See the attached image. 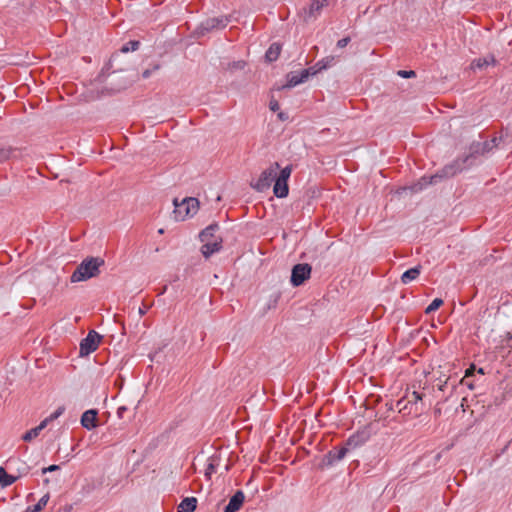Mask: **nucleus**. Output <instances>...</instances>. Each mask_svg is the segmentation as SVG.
<instances>
[{
    "label": "nucleus",
    "mask_w": 512,
    "mask_h": 512,
    "mask_svg": "<svg viewBox=\"0 0 512 512\" xmlns=\"http://www.w3.org/2000/svg\"><path fill=\"white\" fill-rule=\"evenodd\" d=\"M496 141H497V139L493 138L491 141L484 142L482 144L481 152L484 153V152L491 150L496 145Z\"/></svg>",
    "instance_id": "obj_30"
},
{
    "label": "nucleus",
    "mask_w": 512,
    "mask_h": 512,
    "mask_svg": "<svg viewBox=\"0 0 512 512\" xmlns=\"http://www.w3.org/2000/svg\"><path fill=\"white\" fill-rule=\"evenodd\" d=\"M230 22V18L228 16H219V17H211L202 21L196 29V33L198 35H205L208 32L213 30L223 29Z\"/></svg>",
    "instance_id": "obj_7"
},
{
    "label": "nucleus",
    "mask_w": 512,
    "mask_h": 512,
    "mask_svg": "<svg viewBox=\"0 0 512 512\" xmlns=\"http://www.w3.org/2000/svg\"><path fill=\"white\" fill-rule=\"evenodd\" d=\"M173 217L176 221H184L186 218L195 215L199 209V202L196 198H184L181 202L174 199Z\"/></svg>",
    "instance_id": "obj_4"
},
{
    "label": "nucleus",
    "mask_w": 512,
    "mask_h": 512,
    "mask_svg": "<svg viewBox=\"0 0 512 512\" xmlns=\"http://www.w3.org/2000/svg\"><path fill=\"white\" fill-rule=\"evenodd\" d=\"M443 304V300L441 298H435L433 301L426 307L425 313L430 314L436 311Z\"/></svg>",
    "instance_id": "obj_26"
},
{
    "label": "nucleus",
    "mask_w": 512,
    "mask_h": 512,
    "mask_svg": "<svg viewBox=\"0 0 512 512\" xmlns=\"http://www.w3.org/2000/svg\"><path fill=\"white\" fill-rule=\"evenodd\" d=\"M10 156V151L5 149H0V163L7 160Z\"/></svg>",
    "instance_id": "obj_35"
},
{
    "label": "nucleus",
    "mask_w": 512,
    "mask_h": 512,
    "mask_svg": "<svg viewBox=\"0 0 512 512\" xmlns=\"http://www.w3.org/2000/svg\"><path fill=\"white\" fill-rule=\"evenodd\" d=\"M395 408L398 410L399 413H402L403 415H419L421 413V409H416V407L412 406L405 397L399 399L396 402Z\"/></svg>",
    "instance_id": "obj_15"
},
{
    "label": "nucleus",
    "mask_w": 512,
    "mask_h": 512,
    "mask_svg": "<svg viewBox=\"0 0 512 512\" xmlns=\"http://www.w3.org/2000/svg\"><path fill=\"white\" fill-rule=\"evenodd\" d=\"M97 415L98 412L95 409L86 410L80 419V423L83 428L92 430L97 427Z\"/></svg>",
    "instance_id": "obj_12"
},
{
    "label": "nucleus",
    "mask_w": 512,
    "mask_h": 512,
    "mask_svg": "<svg viewBox=\"0 0 512 512\" xmlns=\"http://www.w3.org/2000/svg\"><path fill=\"white\" fill-rule=\"evenodd\" d=\"M293 171L292 165L280 168L274 179L273 193L277 198H285L289 194L288 180Z\"/></svg>",
    "instance_id": "obj_5"
},
{
    "label": "nucleus",
    "mask_w": 512,
    "mask_h": 512,
    "mask_svg": "<svg viewBox=\"0 0 512 512\" xmlns=\"http://www.w3.org/2000/svg\"><path fill=\"white\" fill-rule=\"evenodd\" d=\"M333 60V57H327V64H324V60H319L313 67H315V70H317V73H319L320 71L330 67Z\"/></svg>",
    "instance_id": "obj_28"
},
{
    "label": "nucleus",
    "mask_w": 512,
    "mask_h": 512,
    "mask_svg": "<svg viewBox=\"0 0 512 512\" xmlns=\"http://www.w3.org/2000/svg\"><path fill=\"white\" fill-rule=\"evenodd\" d=\"M48 501L49 494H45L39 499V501L35 505L28 506L25 512H39L47 505Z\"/></svg>",
    "instance_id": "obj_24"
},
{
    "label": "nucleus",
    "mask_w": 512,
    "mask_h": 512,
    "mask_svg": "<svg viewBox=\"0 0 512 512\" xmlns=\"http://www.w3.org/2000/svg\"><path fill=\"white\" fill-rule=\"evenodd\" d=\"M421 265H417L413 268H410L408 270H406L402 275H401V282L403 284H409L410 282H412L413 280L417 279L418 276L420 275L421 273Z\"/></svg>",
    "instance_id": "obj_18"
},
{
    "label": "nucleus",
    "mask_w": 512,
    "mask_h": 512,
    "mask_svg": "<svg viewBox=\"0 0 512 512\" xmlns=\"http://www.w3.org/2000/svg\"><path fill=\"white\" fill-rule=\"evenodd\" d=\"M159 68H160V65L155 64L152 68L144 70L142 73V77L144 79H148L153 74V72L159 70Z\"/></svg>",
    "instance_id": "obj_31"
},
{
    "label": "nucleus",
    "mask_w": 512,
    "mask_h": 512,
    "mask_svg": "<svg viewBox=\"0 0 512 512\" xmlns=\"http://www.w3.org/2000/svg\"><path fill=\"white\" fill-rule=\"evenodd\" d=\"M404 397L407 399V401L410 402V404L412 406H415L416 409H421V412L423 411V404H422L423 394H421L417 391H413L411 393H407Z\"/></svg>",
    "instance_id": "obj_20"
},
{
    "label": "nucleus",
    "mask_w": 512,
    "mask_h": 512,
    "mask_svg": "<svg viewBox=\"0 0 512 512\" xmlns=\"http://www.w3.org/2000/svg\"><path fill=\"white\" fill-rule=\"evenodd\" d=\"M101 336L94 330L89 331L87 336L80 342V355L87 356L94 352L99 345Z\"/></svg>",
    "instance_id": "obj_10"
},
{
    "label": "nucleus",
    "mask_w": 512,
    "mask_h": 512,
    "mask_svg": "<svg viewBox=\"0 0 512 512\" xmlns=\"http://www.w3.org/2000/svg\"><path fill=\"white\" fill-rule=\"evenodd\" d=\"M103 260L97 257H90L81 262L71 275V282H81L95 277L99 273V267Z\"/></svg>",
    "instance_id": "obj_3"
},
{
    "label": "nucleus",
    "mask_w": 512,
    "mask_h": 512,
    "mask_svg": "<svg viewBox=\"0 0 512 512\" xmlns=\"http://www.w3.org/2000/svg\"><path fill=\"white\" fill-rule=\"evenodd\" d=\"M145 312H146L145 309H142V308L139 309L140 314H145Z\"/></svg>",
    "instance_id": "obj_44"
},
{
    "label": "nucleus",
    "mask_w": 512,
    "mask_h": 512,
    "mask_svg": "<svg viewBox=\"0 0 512 512\" xmlns=\"http://www.w3.org/2000/svg\"><path fill=\"white\" fill-rule=\"evenodd\" d=\"M322 60H324V64H327V57L323 58Z\"/></svg>",
    "instance_id": "obj_45"
},
{
    "label": "nucleus",
    "mask_w": 512,
    "mask_h": 512,
    "mask_svg": "<svg viewBox=\"0 0 512 512\" xmlns=\"http://www.w3.org/2000/svg\"><path fill=\"white\" fill-rule=\"evenodd\" d=\"M471 155H467L462 158H458L454 160L452 163L444 166L439 172L431 176H423L419 179L417 183H415L411 190L413 192H419L429 185L438 183L439 180L444 178H450L455 176L456 174L462 172L468 166V161L470 160Z\"/></svg>",
    "instance_id": "obj_1"
},
{
    "label": "nucleus",
    "mask_w": 512,
    "mask_h": 512,
    "mask_svg": "<svg viewBox=\"0 0 512 512\" xmlns=\"http://www.w3.org/2000/svg\"><path fill=\"white\" fill-rule=\"evenodd\" d=\"M166 290H167V287H166V286H164V287H163V289H161L160 294H164V293L166 292Z\"/></svg>",
    "instance_id": "obj_42"
},
{
    "label": "nucleus",
    "mask_w": 512,
    "mask_h": 512,
    "mask_svg": "<svg viewBox=\"0 0 512 512\" xmlns=\"http://www.w3.org/2000/svg\"><path fill=\"white\" fill-rule=\"evenodd\" d=\"M311 266L309 264H297L293 267L291 273V283L293 286H300L310 277Z\"/></svg>",
    "instance_id": "obj_11"
},
{
    "label": "nucleus",
    "mask_w": 512,
    "mask_h": 512,
    "mask_svg": "<svg viewBox=\"0 0 512 512\" xmlns=\"http://www.w3.org/2000/svg\"><path fill=\"white\" fill-rule=\"evenodd\" d=\"M139 46H140V42L139 41H136V40H132V41H129L127 42L126 44H124L122 47H121V52L123 53H128V52H133V51H136L139 49Z\"/></svg>",
    "instance_id": "obj_25"
},
{
    "label": "nucleus",
    "mask_w": 512,
    "mask_h": 512,
    "mask_svg": "<svg viewBox=\"0 0 512 512\" xmlns=\"http://www.w3.org/2000/svg\"><path fill=\"white\" fill-rule=\"evenodd\" d=\"M218 230L219 225L217 223H212L199 234V239L203 243L201 253L205 258H209L222 248V238L215 235Z\"/></svg>",
    "instance_id": "obj_2"
},
{
    "label": "nucleus",
    "mask_w": 512,
    "mask_h": 512,
    "mask_svg": "<svg viewBox=\"0 0 512 512\" xmlns=\"http://www.w3.org/2000/svg\"><path fill=\"white\" fill-rule=\"evenodd\" d=\"M16 480V476L8 474L3 467H0V484L3 487H8L12 485Z\"/></svg>",
    "instance_id": "obj_23"
},
{
    "label": "nucleus",
    "mask_w": 512,
    "mask_h": 512,
    "mask_svg": "<svg viewBox=\"0 0 512 512\" xmlns=\"http://www.w3.org/2000/svg\"><path fill=\"white\" fill-rule=\"evenodd\" d=\"M328 5V0H312L307 7H303L300 17L306 23L316 20L324 7Z\"/></svg>",
    "instance_id": "obj_8"
},
{
    "label": "nucleus",
    "mask_w": 512,
    "mask_h": 512,
    "mask_svg": "<svg viewBox=\"0 0 512 512\" xmlns=\"http://www.w3.org/2000/svg\"><path fill=\"white\" fill-rule=\"evenodd\" d=\"M269 107L272 111L275 112V111L279 110V103L276 100H272V101H270Z\"/></svg>",
    "instance_id": "obj_38"
},
{
    "label": "nucleus",
    "mask_w": 512,
    "mask_h": 512,
    "mask_svg": "<svg viewBox=\"0 0 512 512\" xmlns=\"http://www.w3.org/2000/svg\"><path fill=\"white\" fill-rule=\"evenodd\" d=\"M197 507V499L195 497L184 498L178 508L179 512H194Z\"/></svg>",
    "instance_id": "obj_19"
},
{
    "label": "nucleus",
    "mask_w": 512,
    "mask_h": 512,
    "mask_svg": "<svg viewBox=\"0 0 512 512\" xmlns=\"http://www.w3.org/2000/svg\"><path fill=\"white\" fill-rule=\"evenodd\" d=\"M302 71H308V78L310 76H314L317 74V70H315V67H309L307 69H303Z\"/></svg>",
    "instance_id": "obj_39"
},
{
    "label": "nucleus",
    "mask_w": 512,
    "mask_h": 512,
    "mask_svg": "<svg viewBox=\"0 0 512 512\" xmlns=\"http://www.w3.org/2000/svg\"><path fill=\"white\" fill-rule=\"evenodd\" d=\"M475 372H476V366L474 364H471L470 367L465 371L464 378L472 377Z\"/></svg>",
    "instance_id": "obj_33"
},
{
    "label": "nucleus",
    "mask_w": 512,
    "mask_h": 512,
    "mask_svg": "<svg viewBox=\"0 0 512 512\" xmlns=\"http://www.w3.org/2000/svg\"><path fill=\"white\" fill-rule=\"evenodd\" d=\"M58 469H59V466H58V465H50V466H48V467H46V468H43V469H42V473H43V474H45V473H47V472H53V471H56V470H58Z\"/></svg>",
    "instance_id": "obj_37"
},
{
    "label": "nucleus",
    "mask_w": 512,
    "mask_h": 512,
    "mask_svg": "<svg viewBox=\"0 0 512 512\" xmlns=\"http://www.w3.org/2000/svg\"><path fill=\"white\" fill-rule=\"evenodd\" d=\"M308 79V71L291 72L287 75V83L283 88H293Z\"/></svg>",
    "instance_id": "obj_13"
},
{
    "label": "nucleus",
    "mask_w": 512,
    "mask_h": 512,
    "mask_svg": "<svg viewBox=\"0 0 512 512\" xmlns=\"http://www.w3.org/2000/svg\"><path fill=\"white\" fill-rule=\"evenodd\" d=\"M215 471H216V464L214 463V461H213V460H211V461L207 464V466H206V468H205V477H206L207 479H210V478H211V476H212V474H213V473H215Z\"/></svg>",
    "instance_id": "obj_29"
},
{
    "label": "nucleus",
    "mask_w": 512,
    "mask_h": 512,
    "mask_svg": "<svg viewBox=\"0 0 512 512\" xmlns=\"http://www.w3.org/2000/svg\"><path fill=\"white\" fill-rule=\"evenodd\" d=\"M279 170V163L274 162L260 174L259 178L252 183L251 186L258 192H263L269 189L271 184L274 183L275 176Z\"/></svg>",
    "instance_id": "obj_6"
},
{
    "label": "nucleus",
    "mask_w": 512,
    "mask_h": 512,
    "mask_svg": "<svg viewBox=\"0 0 512 512\" xmlns=\"http://www.w3.org/2000/svg\"><path fill=\"white\" fill-rule=\"evenodd\" d=\"M127 410L125 406H121L117 409V415L119 418L123 417L124 412Z\"/></svg>",
    "instance_id": "obj_40"
},
{
    "label": "nucleus",
    "mask_w": 512,
    "mask_h": 512,
    "mask_svg": "<svg viewBox=\"0 0 512 512\" xmlns=\"http://www.w3.org/2000/svg\"><path fill=\"white\" fill-rule=\"evenodd\" d=\"M350 40H351L350 37H344V38L338 40L337 47L338 48L346 47L349 44Z\"/></svg>",
    "instance_id": "obj_34"
},
{
    "label": "nucleus",
    "mask_w": 512,
    "mask_h": 512,
    "mask_svg": "<svg viewBox=\"0 0 512 512\" xmlns=\"http://www.w3.org/2000/svg\"><path fill=\"white\" fill-rule=\"evenodd\" d=\"M476 372H477L478 374H480V375H484V374H485V371H484V369H483V368H478V369H476Z\"/></svg>",
    "instance_id": "obj_41"
},
{
    "label": "nucleus",
    "mask_w": 512,
    "mask_h": 512,
    "mask_svg": "<svg viewBox=\"0 0 512 512\" xmlns=\"http://www.w3.org/2000/svg\"><path fill=\"white\" fill-rule=\"evenodd\" d=\"M46 428V422L41 421L40 424L30 430H28L26 433L23 434L22 439L24 441H31L32 439L36 438L40 432Z\"/></svg>",
    "instance_id": "obj_21"
},
{
    "label": "nucleus",
    "mask_w": 512,
    "mask_h": 512,
    "mask_svg": "<svg viewBox=\"0 0 512 512\" xmlns=\"http://www.w3.org/2000/svg\"><path fill=\"white\" fill-rule=\"evenodd\" d=\"M65 411L64 406L58 407L50 416L46 417L43 421L46 422V426L53 420L59 418Z\"/></svg>",
    "instance_id": "obj_27"
},
{
    "label": "nucleus",
    "mask_w": 512,
    "mask_h": 512,
    "mask_svg": "<svg viewBox=\"0 0 512 512\" xmlns=\"http://www.w3.org/2000/svg\"><path fill=\"white\" fill-rule=\"evenodd\" d=\"M245 496L241 490H238L229 500L228 504L224 508V512H236L238 511L243 502Z\"/></svg>",
    "instance_id": "obj_14"
},
{
    "label": "nucleus",
    "mask_w": 512,
    "mask_h": 512,
    "mask_svg": "<svg viewBox=\"0 0 512 512\" xmlns=\"http://www.w3.org/2000/svg\"><path fill=\"white\" fill-rule=\"evenodd\" d=\"M494 65H496V59L493 55L489 54L484 57L474 59L471 63V68L473 70H476V69H483L488 66H494Z\"/></svg>",
    "instance_id": "obj_17"
},
{
    "label": "nucleus",
    "mask_w": 512,
    "mask_h": 512,
    "mask_svg": "<svg viewBox=\"0 0 512 512\" xmlns=\"http://www.w3.org/2000/svg\"><path fill=\"white\" fill-rule=\"evenodd\" d=\"M278 116H279V118H280V119H282V120H284V119H285V117H284V113H279V115H278Z\"/></svg>",
    "instance_id": "obj_43"
},
{
    "label": "nucleus",
    "mask_w": 512,
    "mask_h": 512,
    "mask_svg": "<svg viewBox=\"0 0 512 512\" xmlns=\"http://www.w3.org/2000/svg\"><path fill=\"white\" fill-rule=\"evenodd\" d=\"M281 47L277 43H273L265 53V58L269 62L276 61L280 55Z\"/></svg>",
    "instance_id": "obj_22"
},
{
    "label": "nucleus",
    "mask_w": 512,
    "mask_h": 512,
    "mask_svg": "<svg viewBox=\"0 0 512 512\" xmlns=\"http://www.w3.org/2000/svg\"><path fill=\"white\" fill-rule=\"evenodd\" d=\"M348 451H349V448L346 445L341 448L332 449L326 455L328 464L333 465V464L339 462L346 456Z\"/></svg>",
    "instance_id": "obj_16"
},
{
    "label": "nucleus",
    "mask_w": 512,
    "mask_h": 512,
    "mask_svg": "<svg viewBox=\"0 0 512 512\" xmlns=\"http://www.w3.org/2000/svg\"><path fill=\"white\" fill-rule=\"evenodd\" d=\"M371 437V429L369 426H364L352 434L346 441V446L351 449H356L364 445Z\"/></svg>",
    "instance_id": "obj_9"
},
{
    "label": "nucleus",
    "mask_w": 512,
    "mask_h": 512,
    "mask_svg": "<svg viewBox=\"0 0 512 512\" xmlns=\"http://www.w3.org/2000/svg\"><path fill=\"white\" fill-rule=\"evenodd\" d=\"M397 74L402 78H413L416 76V73L413 70H399Z\"/></svg>",
    "instance_id": "obj_32"
},
{
    "label": "nucleus",
    "mask_w": 512,
    "mask_h": 512,
    "mask_svg": "<svg viewBox=\"0 0 512 512\" xmlns=\"http://www.w3.org/2000/svg\"><path fill=\"white\" fill-rule=\"evenodd\" d=\"M469 378H464L462 379V383L464 385H466L470 390H474L475 389V384L473 381H469L468 380Z\"/></svg>",
    "instance_id": "obj_36"
}]
</instances>
